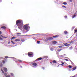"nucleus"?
Segmentation results:
<instances>
[{
	"instance_id": "6e6552de",
	"label": "nucleus",
	"mask_w": 77,
	"mask_h": 77,
	"mask_svg": "<svg viewBox=\"0 0 77 77\" xmlns=\"http://www.w3.org/2000/svg\"><path fill=\"white\" fill-rule=\"evenodd\" d=\"M16 24L17 26H18V28L20 29V20L17 21Z\"/></svg>"
},
{
	"instance_id": "412c9836",
	"label": "nucleus",
	"mask_w": 77,
	"mask_h": 77,
	"mask_svg": "<svg viewBox=\"0 0 77 77\" xmlns=\"http://www.w3.org/2000/svg\"><path fill=\"white\" fill-rule=\"evenodd\" d=\"M50 50L51 51H53V49L51 48H50Z\"/></svg>"
},
{
	"instance_id": "4468645a",
	"label": "nucleus",
	"mask_w": 77,
	"mask_h": 77,
	"mask_svg": "<svg viewBox=\"0 0 77 77\" xmlns=\"http://www.w3.org/2000/svg\"><path fill=\"white\" fill-rule=\"evenodd\" d=\"M42 57H39V58H37V60H42Z\"/></svg>"
},
{
	"instance_id": "e2e57ef3",
	"label": "nucleus",
	"mask_w": 77,
	"mask_h": 77,
	"mask_svg": "<svg viewBox=\"0 0 77 77\" xmlns=\"http://www.w3.org/2000/svg\"><path fill=\"white\" fill-rule=\"evenodd\" d=\"M58 66H59V65H58Z\"/></svg>"
},
{
	"instance_id": "b1692460",
	"label": "nucleus",
	"mask_w": 77,
	"mask_h": 77,
	"mask_svg": "<svg viewBox=\"0 0 77 77\" xmlns=\"http://www.w3.org/2000/svg\"><path fill=\"white\" fill-rule=\"evenodd\" d=\"M53 63H57L56 61L55 60H53Z\"/></svg>"
},
{
	"instance_id": "13d9d810",
	"label": "nucleus",
	"mask_w": 77,
	"mask_h": 77,
	"mask_svg": "<svg viewBox=\"0 0 77 77\" xmlns=\"http://www.w3.org/2000/svg\"><path fill=\"white\" fill-rule=\"evenodd\" d=\"M20 68H22V66H20Z\"/></svg>"
},
{
	"instance_id": "6e6d98bb",
	"label": "nucleus",
	"mask_w": 77,
	"mask_h": 77,
	"mask_svg": "<svg viewBox=\"0 0 77 77\" xmlns=\"http://www.w3.org/2000/svg\"><path fill=\"white\" fill-rule=\"evenodd\" d=\"M8 44H10V42H9L8 43Z\"/></svg>"
},
{
	"instance_id": "a19ab883",
	"label": "nucleus",
	"mask_w": 77,
	"mask_h": 77,
	"mask_svg": "<svg viewBox=\"0 0 77 77\" xmlns=\"http://www.w3.org/2000/svg\"><path fill=\"white\" fill-rule=\"evenodd\" d=\"M19 41V40L16 39L15 40V41Z\"/></svg>"
},
{
	"instance_id": "473e14b6",
	"label": "nucleus",
	"mask_w": 77,
	"mask_h": 77,
	"mask_svg": "<svg viewBox=\"0 0 77 77\" xmlns=\"http://www.w3.org/2000/svg\"><path fill=\"white\" fill-rule=\"evenodd\" d=\"M76 69V67H75L73 68V70H75Z\"/></svg>"
},
{
	"instance_id": "2f4dec72",
	"label": "nucleus",
	"mask_w": 77,
	"mask_h": 77,
	"mask_svg": "<svg viewBox=\"0 0 77 77\" xmlns=\"http://www.w3.org/2000/svg\"><path fill=\"white\" fill-rule=\"evenodd\" d=\"M69 68H72V66H71L69 65Z\"/></svg>"
},
{
	"instance_id": "ea45409f",
	"label": "nucleus",
	"mask_w": 77,
	"mask_h": 77,
	"mask_svg": "<svg viewBox=\"0 0 77 77\" xmlns=\"http://www.w3.org/2000/svg\"><path fill=\"white\" fill-rule=\"evenodd\" d=\"M62 7L64 8H66V7L65 6H62Z\"/></svg>"
},
{
	"instance_id": "5701e85b",
	"label": "nucleus",
	"mask_w": 77,
	"mask_h": 77,
	"mask_svg": "<svg viewBox=\"0 0 77 77\" xmlns=\"http://www.w3.org/2000/svg\"><path fill=\"white\" fill-rule=\"evenodd\" d=\"M0 36H1V37H2V38H7V37H3L2 35H0Z\"/></svg>"
},
{
	"instance_id": "69168bd1",
	"label": "nucleus",
	"mask_w": 77,
	"mask_h": 77,
	"mask_svg": "<svg viewBox=\"0 0 77 77\" xmlns=\"http://www.w3.org/2000/svg\"><path fill=\"white\" fill-rule=\"evenodd\" d=\"M64 55H65V54H64Z\"/></svg>"
},
{
	"instance_id": "ddd939ff",
	"label": "nucleus",
	"mask_w": 77,
	"mask_h": 77,
	"mask_svg": "<svg viewBox=\"0 0 77 77\" xmlns=\"http://www.w3.org/2000/svg\"><path fill=\"white\" fill-rule=\"evenodd\" d=\"M56 43H57V42L56 41H54L52 42V44H56Z\"/></svg>"
},
{
	"instance_id": "c03bdc74",
	"label": "nucleus",
	"mask_w": 77,
	"mask_h": 77,
	"mask_svg": "<svg viewBox=\"0 0 77 77\" xmlns=\"http://www.w3.org/2000/svg\"><path fill=\"white\" fill-rule=\"evenodd\" d=\"M75 33H77V29H76L75 30Z\"/></svg>"
},
{
	"instance_id": "f704fd0d",
	"label": "nucleus",
	"mask_w": 77,
	"mask_h": 77,
	"mask_svg": "<svg viewBox=\"0 0 77 77\" xmlns=\"http://www.w3.org/2000/svg\"><path fill=\"white\" fill-rule=\"evenodd\" d=\"M17 36H19V35H20V33H17Z\"/></svg>"
},
{
	"instance_id": "052dcab7",
	"label": "nucleus",
	"mask_w": 77,
	"mask_h": 77,
	"mask_svg": "<svg viewBox=\"0 0 77 77\" xmlns=\"http://www.w3.org/2000/svg\"><path fill=\"white\" fill-rule=\"evenodd\" d=\"M28 38V39H30V38Z\"/></svg>"
},
{
	"instance_id": "e433bc0d",
	"label": "nucleus",
	"mask_w": 77,
	"mask_h": 77,
	"mask_svg": "<svg viewBox=\"0 0 77 77\" xmlns=\"http://www.w3.org/2000/svg\"><path fill=\"white\" fill-rule=\"evenodd\" d=\"M64 60L67 61H69V60L67 59H64Z\"/></svg>"
},
{
	"instance_id": "6ab92c4d",
	"label": "nucleus",
	"mask_w": 77,
	"mask_h": 77,
	"mask_svg": "<svg viewBox=\"0 0 77 77\" xmlns=\"http://www.w3.org/2000/svg\"><path fill=\"white\" fill-rule=\"evenodd\" d=\"M10 75H11V76H14V73H11Z\"/></svg>"
},
{
	"instance_id": "f03ea898",
	"label": "nucleus",
	"mask_w": 77,
	"mask_h": 77,
	"mask_svg": "<svg viewBox=\"0 0 77 77\" xmlns=\"http://www.w3.org/2000/svg\"><path fill=\"white\" fill-rule=\"evenodd\" d=\"M23 20H20V30L22 32L23 30Z\"/></svg>"
},
{
	"instance_id": "cd10ccee",
	"label": "nucleus",
	"mask_w": 77,
	"mask_h": 77,
	"mask_svg": "<svg viewBox=\"0 0 77 77\" xmlns=\"http://www.w3.org/2000/svg\"><path fill=\"white\" fill-rule=\"evenodd\" d=\"M39 43H40V41H37V43L38 44H39Z\"/></svg>"
},
{
	"instance_id": "2eb2a0df",
	"label": "nucleus",
	"mask_w": 77,
	"mask_h": 77,
	"mask_svg": "<svg viewBox=\"0 0 77 77\" xmlns=\"http://www.w3.org/2000/svg\"><path fill=\"white\" fill-rule=\"evenodd\" d=\"M1 28H2V29H5L6 27L5 26H2L1 27Z\"/></svg>"
},
{
	"instance_id": "393cba45",
	"label": "nucleus",
	"mask_w": 77,
	"mask_h": 77,
	"mask_svg": "<svg viewBox=\"0 0 77 77\" xmlns=\"http://www.w3.org/2000/svg\"><path fill=\"white\" fill-rule=\"evenodd\" d=\"M16 37H13L11 39H15V38Z\"/></svg>"
},
{
	"instance_id": "4be33fe9",
	"label": "nucleus",
	"mask_w": 77,
	"mask_h": 77,
	"mask_svg": "<svg viewBox=\"0 0 77 77\" xmlns=\"http://www.w3.org/2000/svg\"><path fill=\"white\" fill-rule=\"evenodd\" d=\"M62 50V49H59L58 50V51L59 52V51H61V50Z\"/></svg>"
},
{
	"instance_id": "bb28decb",
	"label": "nucleus",
	"mask_w": 77,
	"mask_h": 77,
	"mask_svg": "<svg viewBox=\"0 0 77 77\" xmlns=\"http://www.w3.org/2000/svg\"><path fill=\"white\" fill-rule=\"evenodd\" d=\"M2 63L3 64H5V60H3L2 61Z\"/></svg>"
},
{
	"instance_id": "0eeeda50",
	"label": "nucleus",
	"mask_w": 77,
	"mask_h": 77,
	"mask_svg": "<svg viewBox=\"0 0 77 77\" xmlns=\"http://www.w3.org/2000/svg\"><path fill=\"white\" fill-rule=\"evenodd\" d=\"M5 58H13L14 60V61H15L16 62H17V61H18V59L15 58H14L13 57H8V56H5Z\"/></svg>"
},
{
	"instance_id": "c9c22d12",
	"label": "nucleus",
	"mask_w": 77,
	"mask_h": 77,
	"mask_svg": "<svg viewBox=\"0 0 77 77\" xmlns=\"http://www.w3.org/2000/svg\"><path fill=\"white\" fill-rule=\"evenodd\" d=\"M11 42L12 44H15V43L14 42V41H11Z\"/></svg>"
},
{
	"instance_id": "4c0bfd02",
	"label": "nucleus",
	"mask_w": 77,
	"mask_h": 77,
	"mask_svg": "<svg viewBox=\"0 0 77 77\" xmlns=\"http://www.w3.org/2000/svg\"><path fill=\"white\" fill-rule=\"evenodd\" d=\"M71 64H72V65H74V63H73L72 61L71 62Z\"/></svg>"
},
{
	"instance_id": "79ce46f5",
	"label": "nucleus",
	"mask_w": 77,
	"mask_h": 77,
	"mask_svg": "<svg viewBox=\"0 0 77 77\" xmlns=\"http://www.w3.org/2000/svg\"><path fill=\"white\" fill-rule=\"evenodd\" d=\"M60 57H63L64 56H63V55H61L60 56Z\"/></svg>"
},
{
	"instance_id": "680f3d73",
	"label": "nucleus",
	"mask_w": 77,
	"mask_h": 77,
	"mask_svg": "<svg viewBox=\"0 0 77 77\" xmlns=\"http://www.w3.org/2000/svg\"><path fill=\"white\" fill-rule=\"evenodd\" d=\"M20 35H21V33H20Z\"/></svg>"
},
{
	"instance_id": "a211bd4d",
	"label": "nucleus",
	"mask_w": 77,
	"mask_h": 77,
	"mask_svg": "<svg viewBox=\"0 0 77 77\" xmlns=\"http://www.w3.org/2000/svg\"><path fill=\"white\" fill-rule=\"evenodd\" d=\"M74 42V41L71 40L70 42H69L70 44H72Z\"/></svg>"
},
{
	"instance_id": "7c9ffc66",
	"label": "nucleus",
	"mask_w": 77,
	"mask_h": 77,
	"mask_svg": "<svg viewBox=\"0 0 77 77\" xmlns=\"http://www.w3.org/2000/svg\"><path fill=\"white\" fill-rule=\"evenodd\" d=\"M72 49V46H71L69 48V49L71 50Z\"/></svg>"
},
{
	"instance_id": "9d476101",
	"label": "nucleus",
	"mask_w": 77,
	"mask_h": 77,
	"mask_svg": "<svg viewBox=\"0 0 77 77\" xmlns=\"http://www.w3.org/2000/svg\"><path fill=\"white\" fill-rule=\"evenodd\" d=\"M4 75L6 76V77H11V75H7V73L6 72L4 73Z\"/></svg>"
},
{
	"instance_id": "423d86ee",
	"label": "nucleus",
	"mask_w": 77,
	"mask_h": 77,
	"mask_svg": "<svg viewBox=\"0 0 77 77\" xmlns=\"http://www.w3.org/2000/svg\"><path fill=\"white\" fill-rule=\"evenodd\" d=\"M28 55L29 57H33V53L32 52H29L28 54Z\"/></svg>"
},
{
	"instance_id": "f8f14e48",
	"label": "nucleus",
	"mask_w": 77,
	"mask_h": 77,
	"mask_svg": "<svg viewBox=\"0 0 77 77\" xmlns=\"http://www.w3.org/2000/svg\"><path fill=\"white\" fill-rule=\"evenodd\" d=\"M64 45H65V46H66L67 47H68V46H69V45H70V44L66 43Z\"/></svg>"
},
{
	"instance_id": "864d4df0",
	"label": "nucleus",
	"mask_w": 77,
	"mask_h": 77,
	"mask_svg": "<svg viewBox=\"0 0 77 77\" xmlns=\"http://www.w3.org/2000/svg\"><path fill=\"white\" fill-rule=\"evenodd\" d=\"M60 65H62V66H63V64H60Z\"/></svg>"
},
{
	"instance_id": "09e8293b",
	"label": "nucleus",
	"mask_w": 77,
	"mask_h": 77,
	"mask_svg": "<svg viewBox=\"0 0 77 77\" xmlns=\"http://www.w3.org/2000/svg\"><path fill=\"white\" fill-rule=\"evenodd\" d=\"M42 69H45V68L43 67H42Z\"/></svg>"
},
{
	"instance_id": "603ef678",
	"label": "nucleus",
	"mask_w": 77,
	"mask_h": 77,
	"mask_svg": "<svg viewBox=\"0 0 77 77\" xmlns=\"http://www.w3.org/2000/svg\"><path fill=\"white\" fill-rule=\"evenodd\" d=\"M0 34H2V32L0 31Z\"/></svg>"
},
{
	"instance_id": "0e129e2a",
	"label": "nucleus",
	"mask_w": 77,
	"mask_h": 77,
	"mask_svg": "<svg viewBox=\"0 0 77 77\" xmlns=\"http://www.w3.org/2000/svg\"><path fill=\"white\" fill-rule=\"evenodd\" d=\"M1 58H1V57H0V59H1Z\"/></svg>"
},
{
	"instance_id": "a878e982",
	"label": "nucleus",
	"mask_w": 77,
	"mask_h": 77,
	"mask_svg": "<svg viewBox=\"0 0 77 77\" xmlns=\"http://www.w3.org/2000/svg\"><path fill=\"white\" fill-rule=\"evenodd\" d=\"M47 58H48V56H45L44 57V59H47Z\"/></svg>"
},
{
	"instance_id": "3c124183",
	"label": "nucleus",
	"mask_w": 77,
	"mask_h": 77,
	"mask_svg": "<svg viewBox=\"0 0 77 77\" xmlns=\"http://www.w3.org/2000/svg\"><path fill=\"white\" fill-rule=\"evenodd\" d=\"M37 59L35 61V62H36V61H37Z\"/></svg>"
},
{
	"instance_id": "49530a36",
	"label": "nucleus",
	"mask_w": 77,
	"mask_h": 77,
	"mask_svg": "<svg viewBox=\"0 0 77 77\" xmlns=\"http://www.w3.org/2000/svg\"><path fill=\"white\" fill-rule=\"evenodd\" d=\"M70 77H75V76H71Z\"/></svg>"
},
{
	"instance_id": "8fccbe9b",
	"label": "nucleus",
	"mask_w": 77,
	"mask_h": 77,
	"mask_svg": "<svg viewBox=\"0 0 77 77\" xmlns=\"http://www.w3.org/2000/svg\"><path fill=\"white\" fill-rule=\"evenodd\" d=\"M70 2H72V0H69Z\"/></svg>"
},
{
	"instance_id": "7ed1b4c3",
	"label": "nucleus",
	"mask_w": 77,
	"mask_h": 77,
	"mask_svg": "<svg viewBox=\"0 0 77 77\" xmlns=\"http://www.w3.org/2000/svg\"><path fill=\"white\" fill-rule=\"evenodd\" d=\"M57 37H58L57 35H55L54 36H53L52 37H51L47 38H46V41H49V40H52L53 39V38H57Z\"/></svg>"
},
{
	"instance_id": "58836bf2",
	"label": "nucleus",
	"mask_w": 77,
	"mask_h": 77,
	"mask_svg": "<svg viewBox=\"0 0 77 77\" xmlns=\"http://www.w3.org/2000/svg\"><path fill=\"white\" fill-rule=\"evenodd\" d=\"M0 40L1 41H2V40H3V38L1 37H0Z\"/></svg>"
},
{
	"instance_id": "c85d7f7f",
	"label": "nucleus",
	"mask_w": 77,
	"mask_h": 77,
	"mask_svg": "<svg viewBox=\"0 0 77 77\" xmlns=\"http://www.w3.org/2000/svg\"><path fill=\"white\" fill-rule=\"evenodd\" d=\"M75 27V26H73V27H72V30H74V29Z\"/></svg>"
},
{
	"instance_id": "a18cd8bd",
	"label": "nucleus",
	"mask_w": 77,
	"mask_h": 77,
	"mask_svg": "<svg viewBox=\"0 0 77 77\" xmlns=\"http://www.w3.org/2000/svg\"><path fill=\"white\" fill-rule=\"evenodd\" d=\"M23 62V60H20V62Z\"/></svg>"
},
{
	"instance_id": "f3484780",
	"label": "nucleus",
	"mask_w": 77,
	"mask_h": 77,
	"mask_svg": "<svg viewBox=\"0 0 77 77\" xmlns=\"http://www.w3.org/2000/svg\"><path fill=\"white\" fill-rule=\"evenodd\" d=\"M64 34H65V35H67V33H68V32H67L66 31H64Z\"/></svg>"
},
{
	"instance_id": "4d7b16f0",
	"label": "nucleus",
	"mask_w": 77,
	"mask_h": 77,
	"mask_svg": "<svg viewBox=\"0 0 77 77\" xmlns=\"http://www.w3.org/2000/svg\"><path fill=\"white\" fill-rule=\"evenodd\" d=\"M0 2H2V0H0Z\"/></svg>"
},
{
	"instance_id": "dca6fc26",
	"label": "nucleus",
	"mask_w": 77,
	"mask_h": 77,
	"mask_svg": "<svg viewBox=\"0 0 77 77\" xmlns=\"http://www.w3.org/2000/svg\"><path fill=\"white\" fill-rule=\"evenodd\" d=\"M63 4L64 5H67V3L66 2H63Z\"/></svg>"
},
{
	"instance_id": "72a5a7b5",
	"label": "nucleus",
	"mask_w": 77,
	"mask_h": 77,
	"mask_svg": "<svg viewBox=\"0 0 77 77\" xmlns=\"http://www.w3.org/2000/svg\"><path fill=\"white\" fill-rule=\"evenodd\" d=\"M59 48H62V46H58Z\"/></svg>"
},
{
	"instance_id": "39448f33",
	"label": "nucleus",
	"mask_w": 77,
	"mask_h": 77,
	"mask_svg": "<svg viewBox=\"0 0 77 77\" xmlns=\"http://www.w3.org/2000/svg\"><path fill=\"white\" fill-rule=\"evenodd\" d=\"M3 69L5 71V72H7V71H8V69H7V68H4V67H1V70L3 74L4 73V71H3Z\"/></svg>"
},
{
	"instance_id": "20e7f679",
	"label": "nucleus",
	"mask_w": 77,
	"mask_h": 77,
	"mask_svg": "<svg viewBox=\"0 0 77 77\" xmlns=\"http://www.w3.org/2000/svg\"><path fill=\"white\" fill-rule=\"evenodd\" d=\"M31 66L33 68H37L38 66L37 65V63H32V64L31 65Z\"/></svg>"
},
{
	"instance_id": "c756f323",
	"label": "nucleus",
	"mask_w": 77,
	"mask_h": 77,
	"mask_svg": "<svg viewBox=\"0 0 77 77\" xmlns=\"http://www.w3.org/2000/svg\"><path fill=\"white\" fill-rule=\"evenodd\" d=\"M75 15L72 16V18H75Z\"/></svg>"
},
{
	"instance_id": "bf43d9fd",
	"label": "nucleus",
	"mask_w": 77,
	"mask_h": 77,
	"mask_svg": "<svg viewBox=\"0 0 77 77\" xmlns=\"http://www.w3.org/2000/svg\"><path fill=\"white\" fill-rule=\"evenodd\" d=\"M50 63H51V64L52 63V62H50Z\"/></svg>"
},
{
	"instance_id": "5fc2aeb1",
	"label": "nucleus",
	"mask_w": 77,
	"mask_h": 77,
	"mask_svg": "<svg viewBox=\"0 0 77 77\" xmlns=\"http://www.w3.org/2000/svg\"><path fill=\"white\" fill-rule=\"evenodd\" d=\"M32 39H34V40H35V38H34Z\"/></svg>"
},
{
	"instance_id": "aec40b11",
	"label": "nucleus",
	"mask_w": 77,
	"mask_h": 77,
	"mask_svg": "<svg viewBox=\"0 0 77 77\" xmlns=\"http://www.w3.org/2000/svg\"><path fill=\"white\" fill-rule=\"evenodd\" d=\"M3 66V64H2V63H0V67H2Z\"/></svg>"
},
{
	"instance_id": "9b49d317",
	"label": "nucleus",
	"mask_w": 77,
	"mask_h": 77,
	"mask_svg": "<svg viewBox=\"0 0 77 77\" xmlns=\"http://www.w3.org/2000/svg\"><path fill=\"white\" fill-rule=\"evenodd\" d=\"M26 41V39L23 38L22 39H21V40H20L21 42H24Z\"/></svg>"
},
{
	"instance_id": "37998d69",
	"label": "nucleus",
	"mask_w": 77,
	"mask_h": 77,
	"mask_svg": "<svg viewBox=\"0 0 77 77\" xmlns=\"http://www.w3.org/2000/svg\"><path fill=\"white\" fill-rule=\"evenodd\" d=\"M65 17V18H67V16H65V17Z\"/></svg>"
},
{
	"instance_id": "de8ad7c7",
	"label": "nucleus",
	"mask_w": 77,
	"mask_h": 77,
	"mask_svg": "<svg viewBox=\"0 0 77 77\" xmlns=\"http://www.w3.org/2000/svg\"><path fill=\"white\" fill-rule=\"evenodd\" d=\"M61 63L63 64V65H64V63H63V62H62Z\"/></svg>"
},
{
	"instance_id": "1a4fd4ad",
	"label": "nucleus",
	"mask_w": 77,
	"mask_h": 77,
	"mask_svg": "<svg viewBox=\"0 0 77 77\" xmlns=\"http://www.w3.org/2000/svg\"><path fill=\"white\" fill-rule=\"evenodd\" d=\"M36 34H34L33 35H20V37H23L24 36H33V35H35Z\"/></svg>"
},
{
	"instance_id": "f257e3e1",
	"label": "nucleus",
	"mask_w": 77,
	"mask_h": 77,
	"mask_svg": "<svg viewBox=\"0 0 77 77\" xmlns=\"http://www.w3.org/2000/svg\"><path fill=\"white\" fill-rule=\"evenodd\" d=\"M28 25H29V24H26L23 26V31L25 33H27L29 31V29L30 28V27Z\"/></svg>"
}]
</instances>
